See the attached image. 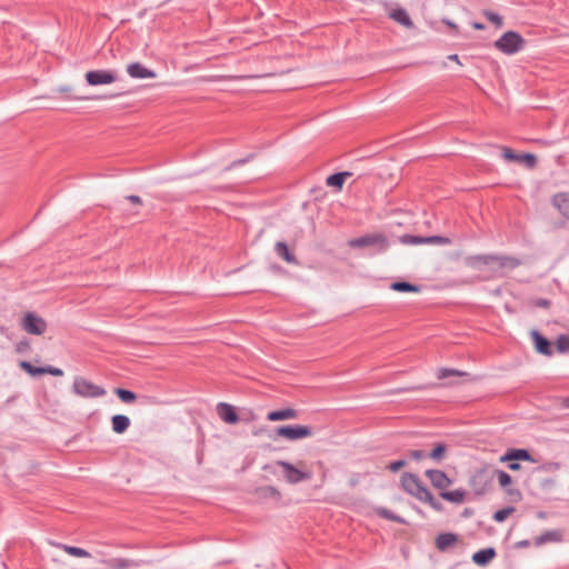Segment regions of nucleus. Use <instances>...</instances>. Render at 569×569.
<instances>
[{
	"label": "nucleus",
	"mask_w": 569,
	"mask_h": 569,
	"mask_svg": "<svg viewBox=\"0 0 569 569\" xmlns=\"http://www.w3.org/2000/svg\"><path fill=\"white\" fill-rule=\"evenodd\" d=\"M401 488L418 500L428 503L437 511L442 510V505L438 501L430 490L422 483V481L411 472H406L401 476Z\"/></svg>",
	"instance_id": "f257e3e1"
},
{
	"label": "nucleus",
	"mask_w": 569,
	"mask_h": 569,
	"mask_svg": "<svg viewBox=\"0 0 569 569\" xmlns=\"http://www.w3.org/2000/svg\"><path fill=\"white\" fill-rule=\"evenodd\" d=\"M520 260L505 254H488L487 269L492 277H502L520 266Z\"/></svg>",
	"instance_id": "f03ea898"
},
{
	"label": "nucleus",
	"mask_w": 569,
	"mask_h": 569,
	"mask_svg": "<svg viewBox=\"0 0 569 569\" xmlns=\"http://www.w3.org/2000/svg\"><path fill=\"white\" fill-rule=\"evenodd\" d=\"M525 46L523 38L515 31L505 32L496 42L495 47L505 54H515Z\"/></svg>",
	"instance_id": "7ed1b4c3"
},
{
	"label": "nucleus",
	"mask_w": 569,
	"mask_h": 569,
	"mask_svg": "<svg viewBox=\"0 0 569 569\" xmlns=\"http://www.w3.org/2000/svg\"><path fill=\"white\" fill-rule=\"evenodd\" d=\"M492 481V470L482 468L470 477L469 485L477 496H483L491 490Z\"/></svg>",
	"instance_id": "20e7f679"
},
{
	"label": "nucleus",
	"mask_w": 569,
	"mask_h": 569,
	"mask_svg": "<svg viewBox=\"0 0 569 569\" xmlns=\"http://www.w3.org/2000/svg\"><path fill=\"white\" fill-rule=\"evenodd\" d=\"M76 395L83 398H98L106 395L104 388L97 386L82 377H76L72 385Z\"/></svg>",
	"instance_id": "39448f33"
},
{
	"label": "nucleus",
	"mask_w": 569,
	"mask_h": 569,
	"mask_svg": "<svg viewBox=\"0 0 569 569\" xmlns=\"http://www.w3.org/2000/svg\"><path fill=\"white\" fill-rule=\"evenodd\" d=\"M348 246L351 248L376 247L378 251H385L388 248V240L382 233H372L350 239Z\"/></svg>",
	"instance_id": "423d86ee"
},
{
	"label": "nucleus",
	"mask_w": 569,
	"mask_h": 569,
	"mask_svg": "<svg viewBox=\"0 0 569 569\" xmlns=\"http://www.w3.org/2000/svg\"><path fill=\"white\" fill-rule=\"evenodd\" d=\"M276 465L283 470V478L287 482L296 485L311 478V472L302 470L290 462L278 460Z\"/></svg>",
	"instance_id": "0eeeda50"
},
{
	"label": "nucleus",
	"mask_w": 569,
	"mask_h": 569,
	"mask_svg": "<svg viewBox=\"0 0 569 569\" xmlns=\"http://www.w3.org/2000/svg\"><path fill=\"white\" fill-rule=\"evenodd\" d=\"M312 428L309 426H281L276 429L277 437L284 438L290 441L308 438L312 436Z\"/></svg>",
	"instance_id": "6e6552de"
},
{
	"label": "nucleus",
	"mask_w": 569,
	"mask_h": 569,
	"mask_svg": "<svg viewBox=\"0 0 569 569\" xmlns=\"http://www.w3.org/2000/svg\"><path fill=\"white\" fill-rule=\"evenodd\" d=\"M21 328L34 336L43 335L47 331V321L34 312H27L21 321Z\"/></svg>",
	"instance_id": "1a4fd4ad"
},
{
	"label": "nucleus",
	"mask_w": 569,
	"mask_h": 569,
	"mask_svg": "<svg viewBox=\"0 0 569 569\" xmlns=\"http://www.w3.org/2000/svg\"><path fill=\"white\" fill-rule=\"evenodd\" d=\"M399 241L402 244L407 246H418V244H450L451 240L448 237L443 236H430V237H421V236H412V234H402L399 238Z\"/></svg>",
	"instance_id": "9d476101"
},
{
	"label": "nucleus",
	"mask_w": 569,
	"mask_h": 569,
	"mask_svg": "<svg viewBox=\"0 0 569 569\" xmlns=\"http://www.w3.org/2000/svg\"><path fill=\"white\" fill-rule=\"evenodd\" d=\"M86 80L90 86L109 84L117 80V76L111 70H92L86 73Z\"/></svg>",
	"instance_id": "9b49d317"
},
{
	"label": "nucleus",
	"mask_w": 569,
	"mask_h": 569,
	"mask_svg": "<svg viewBox=\"0 0 569 569\" xmlns=\"http://www.w3.org/2000/svg\"><path fill=\"white\" fill-rule=\"evenodd\" d=\"M19 367L26 372H28L30 376H40L44 373H49L54 377L63 376V371L60 368H56L52 366L34 367L33 365L26 360L20 361Z\"/></svg>",
	"instance_id": "f8f14e48"
},
{
	"label": "nucleus",
	"mask_w": 569,
	"mask_h": 569,
	"mask_svg": "<svg viewBox=\"0 0 569 569\" xmlns=\"http://www.w3.org/2000/svg\"><path fill=\"white\" fill-rule=\"evenodd\" d=\"M426 476L431 485L440 491H445L452 483L451 479L441 470H427Z\"/></svg>",
	"instance_id": "ddd939ff"
},
{
	"label": "nucleus",
	"mask_w": 569,
	"mask_h": 569,
	"mask_svg": "<svg viewBox=\"0 0 569 569\" xmlns=\"http://www.w3.org/2000/svg\"><path fill=\"white\" fill-rule=\"evenodd\" d=\"M492 473H493V478L495 477L497 478L499 486L506 490V493L508 496L516 498V499H520V497H521L520 491L509 488L510 485L512 483V478L510 477V475H508L506 471L499 470V469L492 470Z\"/></svg>",
	"instance_id": "4468645a"
},
{
	"label": "nucleus",
	"mask_w": 569,
	"mask_h": 569,
	"mask_svg": "<svg viewBox=\"0 0 569 569\" xmlns=\"http://www.w3.org/2000/svg\"><path fill=\"white\" fill-rule=\"evenodd\" d=\"M127 72L131 78L134 79H153L156 78V72L146 68L140 62H133L127 66Z\"/></svg>",
	"instance_id": "2eb2a0df"
},
{
	"label": "nucleus",
	"mask_w": 569,
	"mask_h": 569,
	"mask_svg": "<svg viewBox=\"0 0 569 569\" xmlns=\"http://www.w3.org/2000/svg\"><path fill=\"white\" fill-rule=\"evenodd\" d=\"M217 412L220 419L227 423L234 425L239 421V416L237 415L234 407L229 403H218Z\"/></svg>",
	"instance_id": "dca6fc26"
},
{
	"label": "nucleus",
	"mask_w": 569,
	"mask_h": 569,
	"mask_svg": "<svg viewBox=\"0 0 569 569\" xmlns=\"http://www.w3.org/2000/svg\"><path fill=\"white\" fill-rule=\"evenodd\" d=\"M100 563L107 569H129L139 566L137 561L126 558L101 559Z\"/></svg>",
	"instance_id": "f3484780"
},
{
	"label": "nucleus",
	"mask_w": 569,
	"mask_h": 569,
	"mask_svg": "<svg viewBox=\"0 0 569 569\" xmlns=\"http://www.w3.org/2000/svg\"><path fill=\"white\" fill-rule=\"evenodd\" d=\"M531 337L535 343V348L539 353L549 357L552 356L553 350L550 341L547 338L542 337L537 330L531 331Z\"/></svg>",
	"instance_id": "a211bd4d"
},
{
	"label": "nucleus",
	"mask_w": 569,
	"mask_h": 569,
	"mask_svg": "<svg viewBox=\"0 0 569 569\" xmlns=\"http://www.w3.org/2000/svg\"><path fill=\"white\" fill-rule=\"evenodd\" d=\"M298 418V411L293 408L270 411L267 416L269 421H282Z\"/></svg>",
	"instance_id": "6ab92c4d"
},
{
	"label": "nucleus",
	"mask_w": 569,
	"mask_h": 569,
	"mask_svg": "<svg viewBox=\"0 0 569 569\" xmlns=\"http://www.w3.org/2000/svg\"><path fill=\"white\" fill-rule=\"evenodd\" d=\"M512 460L533 461L531 455L526 449H510L503 456L500 457L501 462Z\"/></svg>",
	"instance_id": "aec40b11"
},
{
	"label": "nucleus",
	"mask_w": 569,
	"mask_h": 569,
	"mask_svg": "<svg viewBox=\"0 0 569 569\" xmlns=\"http://www.w3.org/2000/svg\"><path fill=\"white\" fill-rule=\"evenodd\" d=\"M496 557L493 548L481 549L472 555V561L478 566L488 565Z\"/></svg>",
	"instance_id": "412c9836"
},
{
	"label": "nucleus",
	"mask_w": 569,
	"mask_h": 569,
	"mask_svg": "<svg viewBox=\"0 0 569 569\" xmlns=\"http://www.w3.org/2000/svg\"><path fill=\"white\" fill-rule=\"evenodd\" d=\"M389 17L406 28H413L412 20L410 19L407 11L402 8L391 10Z\"/></svg>",
	"instance_id": "4be33fe9"
},
{
	"label": "nucleus",
	"mask_w": 569,
	"mask_h": 569,
	"mask_svg": "<svg viewBox=\"0 0 569 569\" xmlns=\"http://www.w3.org/2000/svg\"><path fill=\"white\" fill-rule=\"evenodd\" d=\"M552 204L569 219V193H558L552 198Z\"/></svg>",
	"instance_id": "5701e85b"
},
{
	"label": "nucleus",
	"mask_w": 569,
	"mask_h": 569,
	"mask_svg": "<svg viewBox=\"0 0 569 569\" xmlns=\"http://www.w3.org/2000/svg\"><path fill=\"white\" fill-rule=\"evenodd\" d=\"M463 262L467 267L481 271L487 268L488 254L469 256L465 258Z\"/></svg>",
	"instance_id": "b1692460"
},
{
	"label": "nucleus",
	"mask_w": 569,
	"mask_h": 569,
	"mask_svg": "<svg viewBox=\"0 0 569 569\" xmlns=\"http://www.w3.org/2000/svg\"><path fill=\"white\" fill-rule=\"evenodd\" d=\"M130 419L129 417L124 416V415H114L112 418H111V425H112V430L113 432L116 433H123L128 430V428L130 427Z\"/></svg>",
	"instance_id": "393cba45"
},
{
	"label": "nucleus",
	"mask_w": 569,
	"mask_h": 569,
	"mask_svg": "<svg viewBox=\"0 0 569 569\" xmlns=\"http://www.w3.org/2000/svg\"><path fill=\"white\" fill-rule=\"evenodd\" d=\"M458 538L455 533H440L436 539V546L440 551L447 550L457 542Z\"/></svg>",
	"instance_id": "a878e982"
},
{
	"label": "nucleus",
	"mask_w": 569,
	"mask_h": 569,
	"mask_svg": "<svg viewBox=\"0 0 569 569\" xmlns=\"http://www.w3.org/2000/svg\"><path fill=\"white\" fill-rule=\"evenodd\" d=\"M274 251L279 257H281L288 263L297 264V258L293 253L290 252L288 246L283 241H278L274 246Z\"/></svg>",
	"instance_id": "bb28decb"
},
{
	"label": "nucleus",
	"mask_w": 569,
	"mask_h": 569,
	"mask_svg": "<svg viewBox=\"0 0 569 569\" xmlns=\"http://www.w3.org/2000/svg\"><path fill=\"white\" fill-rule=\"evenodd\" d=\"M561 533L558 530L546 531L545 533L535 538V545L537 547L542 546L547 542H558L561 541Z\"/></svg>",
	"instance_id": "cd10ccee"
},
{
	"label": "nucleus",
	"mask_w": 569,
	"mask_h": 569,
	"mask_svg": "<svg viewBox=\"0 0 569 569\" xmlns=\"http://www.w3.org/2000/svg\"><path fill=\"white\" fill-rule=\"evenodd\" d=\"M466 492L462 489H456L453 491H441L440 497L447 501L453 503H462L465 501Z\"/></svg>",
	"instance_id": "c85d7f7f"
},
{
	"label": "nucleus",
	"mask_w": 569,
	"mask_h": 569,
	"mask_svg": "<svg viewBox=\"0 0 569 569\" xmlns=\"http://www.w3.org/2000/svg\"><path fill=\"white\" fill-rule=\"evenodd\" d=\"M257 495H258V497L264 498V499L270 498V499H274V500H280V498H281L280 491L276 487H272V486H264V487L258 488Z\"/></svg>",
	"instance_id": "c756f323"
},
{
	"label": "nucleus",
	"mask_w": 569,
	"mask_h": 569,
	"mask_svg": "<svg viewBox=\"0 0 569 569\" xmlns=\"http://www.w3.org/2000/svg\"><path fill=\"white\" fill-rule=\"evenodd\" d=\"M349 176H351V173L347 171L331 174L327 178V184L341 189L346 178Z\"/></svg>",
	"instance_id": "7c9ffc66"
},
{
	"label": "nucleus",
	"mask_w": 569,
	"mask_h": 569,
	"mask_svg": "<svg viewBox=\"0 0 569 569\" xmlns=\"http://www.w3.org/2000/svg\"><path fill=\"white\" fill-rule=\"evenodd\" d=\"M58 547L61 548L63 551H66L68 555L72 556V557L89 558L91 556L90 552H88L87 550L79 548V547H73V546H68V545H58Z\"/></svg>",
	"instance_id": "2f4dec72"
},
{
	"label": "nucleus",
	"mask_w": 569,
	"mask_h": 569,
	"mask_svg": "<svg viewBox=\"0 0 569 569\" xmlns=\"http://www.w3.org/2000/svg\"><path fill=\"white\" fill-rule=\"evenodd\" d=\"M390 288L392 290L399 291V292H419L420 291V287L411 284L409 282H405V281L393 282V283H391Z\"/></svg>",
	"instance_id": "473e14b6"
},
{
	"label": "nucleus",
	"mask_w": 569,
	"mask_h": 569,
	"mask_svg": "<svg viewBox=\"0 0 569 569\" xmlns=\"http://www.w3.org/2000/svg\"><path fill=\"white\" fill-rule=\"evenodd\" d=\"M114 393L124 403H131L137 399L136 393L130 390H127V389L117 388V389H114Z\"/></svg>",
	"instance_id": "72a5a7b5"
},
{
	"label": "nucleus",
	"mask_w": 569,
	"mask_h": 569,
	"mask_svg": "<svg viewBox=\"0 0 569 569\" xmlns=\"http://www.w3.org/2000/svg\"><path fill=\"white\" fill-rule=\"evenodd\" d=\"M376 512L381 518H385V519H388V520H391V521H395L398 523H405V520L401 517L395 515L392 511H390L386 508H377Z\"/></svg>",
	"instance_id": "f704fd0d"
},
{
	"label": "nucleus",
	"mask_w": 569,
	"mask_h": 569,
	"mask_svg": "<svg viewBox=\"0 0 569 569\" xmlns=\"http://www.w3.org/2000/svg\"><path fill=\"white\" fill-rule=\"evenodd\" d=\"M467 372L457 370V369H448V368H441L438 370L437 377L438 379H446L448 377H462L467 376Z\"/></svg>",
	"instance_id": "c9c22d12"
},
{
	"label": "nucleus",
	"mask_w": 569,
	"mask_h": 569,
	"mask_svg": "<svg viewBox=\"0 0 569 569\" xmlns=\"http://www.w3.org/2000/svg\"><path fill=\"white\" fill-rule=\"evenodd\" d=\"M556 348L561 353L569 352V336L560 335L556 340Z\"/></svg>",
	"instance_id": "e433bc0d"
},
{
	"label": "nucleus",
	"mask_w": 569,
	"mask_h": 569,
	"mask_svg": "<svg viewBox=\"0 0 569 569\" xmlns=\"http://www.w3.org/2000/svg\"><path fill=\"white\" fill-rule=\"evenodd\" d=\"M515 511V508L513 507H507V508H503V509H500L498 511H496L493 513V519L497 521V522H502L505 521L512 512Z\"/></svg>",
	"instance_id": "4c0bfd02"
},
{
	"label": "nucleus",
	"mask_w": 569,
	"mask_h": 569,
	"mask_svg": "<svg viewBox=\"0 0 569 569\" xmlns=\"http://www.w3.org/2000/svg\"><path fill=\"white\" fill-rule=\"evenodd\" d=\"M447 448L443 443H438L435 449L429 453V457L433 460H441Z\"/></svg>",
	"instance_id": "58836bf2"
},
{
	"label": "nucleus",
	"mask_w": 569,
	"mask_h": 569,
	"mask_svg": "<svg viewBox=\"0 0 569 569\" xmlns=\"http://www.w3.org/2000/svg\"><path fill=\"white\" fill-rule=\"evenodd\" d=\"M483 16L490 21L492 22L493 24H496L497 28H501L502 27V18L496 13V12H492V11H485L483 12Z\"/></svg>",
	"instance_id": "ea45409f"
},
{
	"label": "nucleus",
	"mask_w": 569,
	"mask_h": 569,
	"mask_svg": "<svg viewBox=\"0 0 569 569\" xmlns=\"http://www.w3.org/2000/svg\"><path fill=\"white\" fill-rule=\"evenodd\" d=\"M502 156L508 161H520V154H516L510 148H502Z\"/></svg>",
	"instance_id": "a19ab883"
},
{
	"label": "nucleus",
	"mask_w": 569,
	"mask_h": 569,
	"mask_svg": "<svg viewBox=\"0 0 569 569\" xmlns=\"http://www.w3.org/2000/svg\"><path fill=\"white\" fill-rule=\"evenodd\" d=\"M519 162H525L529 168H533L536 166L537 159L531 153H525V154H520Z\"/></svg>",
	"instance_id": "79ce46f5"
},
{
	"label": "nucleus",
	"mask_w": 569,
	"mask_h": 569,
	"mask_svg": "<svg viewBox=\"0 0 569 569\" xmlns=\"http://www.w3.org/2000/svg\"><path fill=\"white\" fill-rule=\"evenodd\" d=\"M407 465V461L406 460H397V461H392L388 465V469L391 471V472H397L399 471L401 468H403L405 466Z\"/></svg>",
	"instance_id": "37998d69"
},
{
	"label": "nucleus",
	"mask_w": 569,
	"mask_h": 569,
	"mask_svg": "<svg viewBox=\"0 0 569 569\" xmlns=\"http://www.w3.org/2000/svg\"><path fill=\"white\" fill-rule=\"evenodd\" d=\"M409 456H410V458H412L413 460H420V459L425 458L427 455H426V452H425V451H422V450H411V451L409 452Z\"/></svg>",
	"instance_id": "c03bdc74"
},
{
	"label": "nucleus",
	"mask_w": 569,
	"mask_h": 569,
	"mask_svg": "<svg viewBox=\"0 0 569 569\" xmlns=\"http://www.w3.org/2000/svg\"><path fill=\"white\" fill-rule=\"evenodd\" d=\"M536 306L541 308H548L550 306V301L548 299L540 298L536 301Z\"/></svg>",
	"instance_id": "a18cd8bd"
},
{
	"label": "nucleus",
	"mask_w": 569,
	"mask_h": 569,
	"mask_svg": "<svg viewBox=\"0 0 569 569\" xmlns=\"http://www.w3.org/2000/svg\"><path fill=\"white\" fill-rule=\"evenodd\" d=\"M442 21H443V23H446L449 28H451L456 33H458V32H459V27H458L455 22H452V21H450V20H448V19H443Z\"/></svg>",
	"instance_id": "49530a36"
},
{
	"label": "nucleus",
	"mask_w": 569,
	"mask_h": 569,
	"mask_svg": "<svg viewBox=\"0 0 569 569\" xmlns=\"http://www.w3.org/2000/svg\"><path fill=\"white\" fill-rule=\"evenodd\" d=\"M127 200L131 201L134 204H141L142 203L141 198L139 196H134V194L128 196Z\"/></svg>",
	"instance_id": "de8ad7c7"
},
{
	"label": "nucleus",
	"mask_w": 569,
	"mask_h": 569,
	"mask_svg": "<svg viewBox=\"0 0 569 569\" xmlns=\"http://www.w3.org/2000/svg\"><path fill=\"white\" fill-rule=\"evenodd\" d=\"M508 468L510 470H513V471H517V470H520L521 469V465L519 462H516L515 460L510 461V463L508 465Z\"/></svg>",
	"instance_id": "09e8293b"
},
{
	"label": "nucleus",
	"mask_w": 569,
	"mask_h": 569,
	"mask_svg": "<svg viewBox=\"0 0 569 569\" xmlns=\"http://www.w3.org/2000/svg\"><path fill=\"white\" fill-rule=\"evenodd\" d=\"M249 78H252L251 76H230L228 77V79H232V80H241V79H249Z\"/></svg>",
	"instance_id": "8fccbe9b"
},
{
	"label": "nucleus",
	"mask_w": 569,
	"mask_h": 569,
	"mask_svg": "<svg viewBox=\"0 0 569 569\" xmlns=\"http://www.w3.org/2000/svg\"><path fill=\"white\" fill-rule=\"evenodd\" d=\"M472 27L476 29V30H483L485 29V24L481 23V22H473L472 23Z\"/></svg>",
	"instance_id": "3c124183"
},
{
	"label": "nucleus",
	"mask_w": 569,
	"mask_h": 569,
	"mask_svg": "<svg viewBox=\"0 0 569 569\" xmlns=\"http://www.w3.org/2000/svg\"><path fill=\"white\" fill-rule=\"evenodd\" d=\"M530 545V542L528 540H521L519 542H517V547L519 548H525V547H528Z\"/></svg>",
	"instance_id": "603ef678"
},
{
	"label": "nucleus",
	"mask_w": 569,
	"mask_h": 569,
	"mask_svg": "<svg viewBox=\"0 0 569 569\" xmlns=\"http://www.w3.org/2000/svg\"><path fill=\"white\" fill-rule=\"evenodd\" d=\"M449 59H450V60H452V61H456V62L460 63V60H459L458 54H451V56H449Z\"/></svg>",
	"instance_id": "864d4df0"
},
{
	"label": "nucleus",
	"mask_w": 569,
	"mask_h": 569,
	"mask_svg": "<svg viewBox=\"0 0 569 569\" xmlns=\"http://www.w3.org/2000/svg\"><path fill=\"white\" fill-rule=\"evenodd\" d=\"M59 91L60 92H69L70 88L69 87H61V88H59Z\"/></svg>",
	"instance_id": "5fc2aeb1"
},
{
	"label": "nucleus",
	"mask_w": 569,
	"mask_h": 569,
	"mask_svg": "<svg viewBox=\"0 0 569 569\" xmlns=\"http://www.w3.org/2000/svg\"><path fill=\"white\" fill-rule=\"evenodd\" d=\"M563 405L565 407L569 408V398L565 399Z\"/></svg>",
	"instance_id": "6e6d98bb"
},
{
	"label": "nucleus",
	"mask_w": 569,
	"mask_h": 569,
	"mask_svg": "<svg viewBox=\"0 0 569 569\" xmlns=\"http://www.w3.org/2000/svg\"><path fill=\"white\" fill-rule=\"evenodd\" d=\"M118 94H111L108 98H116Z\"/></svg>",
	"instance_id": "4d7b16f0"
}]
</instances>
